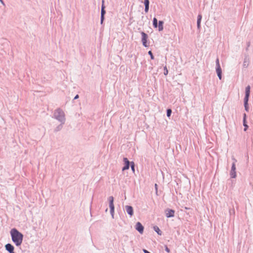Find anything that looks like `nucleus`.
Masks as SVG:
<instances>
[{
	"label": "nucleus",
	"mask_w": 253,
	"mask_h": 253,
	"mask_svg": "<svg viewBox=\"0 0 253 253\" xmlns=\"http://www.w3.org/2000/svg\"><path fill=\"white\" fill-rule=\"evenodd\" d=\"M10 234L12 241L16 246H20L23 241V235L22 234L19 232L17 229L13 228L10 231Z\"/></svg>",
	"instance_id": "1"
},
{
	"label": "nucleus",
	"mask_w": 253,
	"mask_h": 253,
	"mask_svg": "<svg viewBox=\"0 0 253 253\" xmlns=\"http://www.w3.org/2000/svg\"><path fill=\"white\" fill-rule=\"evenodd\" d=\"M54 115L59 120H62L64 117V113L60 109H57L55 111Z\"/></svg>",
	"instance_id": "2"
},
{
	"label": "nucleus",
	"mask_w": 253,
	"mask_h": 253,
	"mask_svg": "<svg viewBox=\"0 0 253 253\" xmlns=\"http://www.w3.org/2000/svg\"><path fill=\"white\" fill-rule=\"evenodd\" d=\"M109 207L110 208V211L111 214L113 215L114 212V198L112 196H110L109 198Z\"/></svg>",
	"instance_id": "3"
},
{
	"label": "nucleus",
	"mask_w": 253,
	"mask_h": 253,
	"mask_svg": "<svg viewBox=\"0 0 253 253\" xmlns=\"http://www.w3.org/2000/svg\"><path fill=\"white\" fill-rule=\"evenodd\" d=\"M141 35H142V44L145 47H147L148 46L147 43V39H148L147 35L146 34H145L144 32H142Z\"/></svg>",
	"instance_id": "4"
},
{
	"label": "nucleus",
	"mask_w": 253,
	"mask_h": 253,
	"mask_svg": "<svg viewBox=\"0 0 253 253\" xmlns=\"http://www.w3.org/2000/svg\"><path fill=\"white\" fill-rule=\"evenodd\" d=\"M175 211L171 209H167L166 211V215L167 217H172L174 216Z\"/></svg>",
	"instance_id": "5"
},
{
	"label": "nucleus",
	"mask_w": 253,
	"mask_h": 253,
	"mask_svg": "<svg viewBox=\"0 0 253 253\" xmlns=\"http://www.w3.org/2000/svg\"><path fill=\"white\" fill-rule=\"evenodd\" d=\"M135 228L140 234L143 233L144 227L140 222H138L136 223Z\"/></svg>",
	"instance_id": "6"
},
{
	"label": "nucleus",
	"mask_w": 253,
	"mask_h": 253,
	"mask_svg": "<svg viewBox=\"0 0 253 253\" xmlns=\"http://www.w3.org/2000/svg\"><path fill=\"white\" fill-rule=\"evenodd\" d=\"M104 0H102V4L101 6V23H102L104 18V15L105 14V6H104Z\"/></svg>",
	"instance_id": "7"
},
{
	"label": "nucleus",
	"mask_w": 253,
	"mask_h": 253,
	"mask_svg": "<svg viewBox=\"0 0 253 253\" xmlns=\"http://www.w3.org/2000/svg\"><path fill=\"white\" fill-rule=\"evenodd\" d=\"M216 64L217 65V68L216 69V73H217V76L219 77V79L221 80V69L219 65L218 59H217V60H216Z\"/></svg>",
	"instance_id": "8"
},
{
	"label": "nucleus",
	"mask_w": 253,
	"mask_h": 253,
	"mask_svg": "<svg viewBox=\"0 0 253 253\" xmlns=\"http://www.w3.org/2000/svg\"><path fill=\"white\" fill-rule=\"evenodd\" d=\"M235 170H236V166H235V163H234L232 164V168H231V172H230V175H231V177H232V178H235L236 176V174Z\"/></svg>",
	"instance_id": "9"
},
{
	"label": "nucleus",
	"mask_w": 253,
	"mask_h": 253,
	"mask_svg": "<svg viewBox=\"0 0 253 253\" xmlns=\"http://www.w3.org/2000/svg\"><path fill=\"white\" fill-rule=\"evenodd\" d=\"M124 161L125 162V166L123 168L122 170L123 171L128 169L129 167V162L126 158H124Z\"/></svg>",
	"instance_id": "10"
},
{
	"label": "nucleus",
	"mask_w": 253,
	"mask_h": 253,
	"mask_svg": "<svg viewBox=\"0 0 253 253\" xmlns=\"http://www.w3.org/2000/svg\"><path fill=\"white\" fill-rule=\"evenodd\" d=\"M5 249L6 250L8 251L10 253H14V247L13 246L10 244H7L5 245Z\"/></svg>",
	"instance_id": "11"
},
{
	"label": "nucleus",
	"mask_w": 253,
	"mask_h": 253,
	"mask_svg": "<svg viewBox=\"0 0 253 253\" xmlns=\"http://www.w3.org/2000/svg\"><path fill=\"white\" fill-rule=\"evenodd\" d=\"M126 210L127 213L129 214L130 216H132L133 215V210L132 207L129 206H126Z\"/></svg>",
	"instance_id": "12"
},
{
	"label": "nucleus",
	"mask_w": 253,
	"mask_h": 253,
	"mask_svg": "<svg viewBox=\"0 0 253 253\" xmlns=\"http://www.w3.org/2000/svg\"><path fill=\"white\" fill-rule=\"evenodd\" d=\"M144 4H145V12H147L149 10V0H144Z\"/></svg>",
	"instance_id": "13"
},
{
	"label": "nucleus",
	"mask_w": 253,
	"mask_h": 253,
	"mask_svg": "<svg viewBox=\"0 0 253 253\" xmlns=\"http://www.w3.org/2000/svg\"><path fill=\"white\" fill-rule=\"evenodd\" d=\"M163 24L164 22L162 21H159V25L157 27H158V29L159 31H162L163 30Z\"/></svg>",
	"instance_id": "14"
},
{
	"label": "nucleus",
	"mask_w": 253,
	"mask_h": 253,
	"mask_svg": "<svg viewBox=\"0 0 253 253\" xmlns=\"http://www.w3.org/2000/svg\"><path fill=\"white\" fill-rule=\"evenodd\" d=\"M246 115L245 114L244 116V120H243V125H244V126H245V128H244L245 131H246V130L248 128V126L246 124Z\"/></svg>",
	"instance_id": "15"
},
{
	"label": "nucleus",
	"mask_w": 253,
	"mask_h": 253,
	"mask_svg": "<svg viewBox=\"0 0 253 253\" xmlns=\"http://www.w3.org/2000/svg\"><path fill=\"white\" fill-rule=\"evenodd\" d=\"M202 19V16L201 15H199L198 16V19H197V27L198 29L200 28V23Z\"/></svg>",
	"instance_id": "16"
},
{
	"label": "nucleus",
	"mask_w": 253,
	"mask_h": 253,
	"mask_svg": "<svg viewBox=\"0 0 253 253\" xmlns=\"http://www.w3.org/2000/svg\"><path fill=\"white\" fill-rule=\"evenodd\" d=\"M154 230H155L156 232H157V233L160 235H162V232L160 230V229L157 226H155L154 227Z\"/></svg>",
	"instance_id": "17"
},
{
	"label": "nucleus",
	"mask_w": 253,
	"mask_h": 253,
	"mask_svg": "<svg viewBox=\"0 0 253 253\" xmlns=\"http://www.w3.org/2000/svg\"><path fill=\"white\" fill-rule=\"evenodd\" d=\"M153 26L155 28H157L158 26V21L156 18L153 19Z\"/></svg>",
	"instance_id": "18"
},
{
	"label": "nucleus",
	"mask_w": 253,
	"mask_h": 253,
	"mask_svg": "<svg viewBox=\"0 0 253 253\" xmlns=\"http://www.w3.org/2000/svg\"><path fill=\"white\" fill-rule=\"evenodd\" d=\"M250 87L249 85H248L246 88V95H250Z\"/></svg>",
	"instance_id": "19"
},
{
	"label": "nucleus",
	"mask_w": 253,
	"mask_h": 253,
	"mask_svg": "<svg viewBox=\"0 0 253 253\" xmlns=\"http://www.w3.org/2000/svg\"><path fill=\"white\" fill-rule=\"evenodd\" d=\"M249 95H246L245 98H244V102H245V106L246 107V105L248 104V101L249 100Z\"/></svg>",
	"instance_id": "20"
},
{
	"label": "nucleus",
	"mask_w": 253,
	"mask_h": 253,
	"mask_svg": "<svg viewBox=\"0 0 253 253\" xmlns=\"http://www.w3.org/2000/svg\"><path fill=\"white\" fill-rule=\"evenodd\" d=\"M171 113V109H168L167 111V115L168 117H169L170 116Z\"/></svg>",
	"instance_id": "21"
},
{
	"label": "nucleus",
	"mask_w": 253,
	"mask_h": 253,
	"mask_svg": "<svg viewBox=\"0 0 253 253\" xmlns=\"http://www.w3.org/2000/svg\"><path fill=\"white\" fill-rule=\"evenodd\" d=\"M168 74V70L167 69V68L166 66L164 67V75H167Z\"/></svg>",
	"instance_id": "22"
},
{
	"label": "nucleus",
	"mask_w": 253,
	"mask_h": 253,
	"mask_svg": "<svg viewBox=\"0 0 253 253\" xmlns=\"http://www.w3.org/2000/svg\"><path fill=\"white\" fill-rule=\"evenodd\" d=\"M131 168L132 170L134 171V164L133 162H131Z\"/></svg>",
	"instance_id": "23"
},
{
	"label": "nucleus",
	"mask_w": 253,
	"mask_h": 253,
	"mask_svg": "<svg viewBox=\"0 0 253 253\" xmlns=\"http://www.w3.org/2000/svg\"><path fill=\"white\" fill-rule=\"evenodd\" d=\"M148 54L150 55V57H151V59H152V60H153V59H154V56H153V55L152 52V51H149L148 52Z\"/></svg>",
	"instance_id": "24"
},
{
	"label": "nucleus",
	"mask_w": 253,
	"mask_h": 253,
	"mask_svg": "<svg viewBox=\"0 0 253 253\" xmlns=\"http://www.w3.org/2000/svg\"><path fill=\"white\" fill-rule=\"evenodd\" d=\"M166 251L168 253H169L170 252V250L168 248V247H166Z\"/></svg>",
	"instance_id": "25"
},
{
	"label": "nucleus",
	"mask_w": 253,
	"mask_h": 253,
	"mask_svg": "<svg viewBox=\"0 0 253 253\" xmlns=\"http://www.w3.org/2000/svg\"><path fill=\"white\" fill-rule=\"evenodd\" d=\"M143 251L144 253H150V252H149L148 251H147L145 249H143Z\"/></svg>",
	"instance_id": "26"
},
{
	"label": "nucleus",
	"mask_w": 253,
	"mask_h": 253,
	"mask_svg": "<svg viewBox=\"0 0 253 253\" xmlns=\"http://www.w3.org/2000/svg\"><path fill=\"white\" fill-rule=\"evenodd\" d=\"M79 98V95H77L75 97L74 99H77V98Z\"/></svg>",
	"instance_id": "27"
},
{
	"label": "nucleus",
	"mask_w": 253,
	"mask_h": 253,
	"mask_svg": "<svg viewBox=\"0 0 253 253\" xmlns=\"http://www.w3.org/2000/svg\"><path fill=\"white\" fill-rule=\"evenodd\" d=\"M155 188H156V190H157V187H158L157 184H155Z\"/></svg>",
	"instance_id": "28"
},
{
	"label": "nucleus",
	"mask_w": 253,
	"mask_h": 253,
	"mask_svg": "<svg viewBox=\"0 0 253 253\" xmlns=\"http://www.w3.org/2000/svg\"><path fill=\"white\" fill-rule=\"evenodd\" d=\"M0 1L2 4H4V2L2 0H0Z\"/></svg>",
	"instance_id": "29"
},
{
	"label": "nucleus",
	"mask_w": 253,
	"mask_h": 253,
	"mask_svg": "<svg viewBox=\"0 0 253 253\" xmlns=\"http://www.w3.org/2000/svg\"><path fill=\"white\" fill-rule=\"evenodd\" d=\"M245 108H246V109L247 110L248 107L246 106V107H245Z\"/></svg>",
	"instance_id": "30"
}]
</instances>
